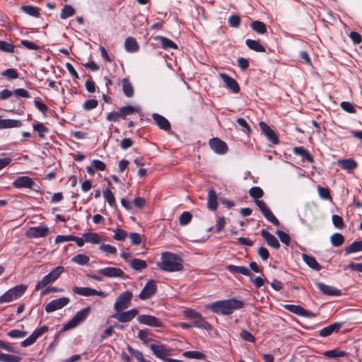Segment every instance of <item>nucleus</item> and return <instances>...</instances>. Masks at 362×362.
I'll use <instances>...</instances> for the list:
<instances>
[{
	"instance_id": "f257e3e1",
	"label": "nucleus",
	"mask_w": 362,
	"mask_h": 362,
	"mask_svg": "<svg viewBox=\"0 0 362 362\" xmlns=\"http://www.w3.org/2000/svg\"><path fill=\"white\" fill-rule=\"evenodd\" d=\"M244 306L245 303L243 300L233 298L213 302L206 305V308L218 315H230Z\"/></svg>"
},
{
	"instance_id": "f03ea898",
	"label": "nucleus",
	"mask_w": 362,
	"mask_h": 362,
	"mask_svg": "<svg viewBox=\"0 0 362 362\" xmlns=\"http://www.w3.org/2000/svg\"><path fill=\"white\" fill-rule=\"evenodd\" d=\"M158 267L165 272H175L184 269L183 260L180 255L170 252L161 254L160 261L157 263Z\"/></svg>"
},
{
	"instance_id": "7ed1b4c3",
	"label": "nucleus",
	"mask_w": 362,
	"mask_h": 362,
	"mask_svg": "<svg viewBox=\"0 0 362 362\" xmlns=\"http://www.w3.org/2000/svg\"><path fill=\"white\" fill-rule=\"evenodd\" d=\"M249 194L251 197L256 199L255 204L259 207V210L264 215V216L267 218V221L273 223L276 226H279L280 225L279 221L277 218L274 215V214L271 211V210L268 208L266 203L262 200H259V198L262 197L264 195V191L259 187H252L249 190Z\"/></svg>"
},
{
	"instance_id": "20e7f679",
	"label": "nucleus",
	"mask_w": 362,
	"mask_h": 362,
	"mask_svg": "<svg viewBox=\"0 0 362 362\" xmlns=\"http://www.w3.org/2000/svg\"><path fill=\"white\" fill-rule=\"evenodd\" d=\"M64 267L62 266H58L49 272L47 275L39 281L35 287V291L45 288L48 284L55 281L60 275L64 272Z\"/></svg>"
},
{
	"instance_id": "39448f33",
	"label": "nucleus",
	"mask_w": 362,
	"mask_h": 362,
	"mask_svg": "<svg viewBox=\"0 0 362 362\" xmlns=\"http://www.w3.org/2000/svg\"><path fill=\"white\" fill-rule=\"evenodd\" d=\"M226 269L232 274L238 273L243 274L246 276H249L250 281H252V283L257 288H259L264 285V280L259 276H257L255 279H252V274L245 267L229 264L227 266Z\"/></svg>"
},
{
	"instance_id": "423d86ee",
	"label": "nucleus",
	"mask_w": 362,
	"mask_h": 362,
	"mask_svg": "<svg viewBox=\"0 0 362 362\" xmlns=\"http://www.w3.org/2000/svg\"><path fill=\"white\" fill-rule=\"evenodd\" d=\"M27 286L24 284L17 285L0 296V303H8L20 298L26 291Z\"/></svg>"
},
{
	"instance_id": "0eeeda50",
	"label": "nucleus",
	"mask_w": 362,
	"mask_h": 362,
	"mask_svg": "<svg viewBox=\"0 0 362 362\" xmlns=\"http://www.w3.org/2000/svg\"><path fill=\"white\" fill-rule=\"evenodd\" d=\"M90 312V308L86 307L77 312L73 318L64 326V329L67 330L76 327L80 323L83 322L88 316Z\"/></svg>"
},
{
	"instance_id": "6e6552de",
	"label": "nucleus",
	"mask_w": 362,
	"mask_h": 362,
	"mask_svg": "<svg viewBox=\"0 0 362 362\" xmlns=\"http://www.w3.org/2000/svg\"><path fill=\"white\" fill-rule=\"evenodd\" d=\"M149 347L153 355L163 361L168 362V359L170 358L168 356L171 355V349L166 345L158 342V344H151Z\"/></svg>"
},
{
	"instance_id": "1a4fd4ad",
	"label": "nucleus",
	"mask_w": 362,
	"mask_h": 362,
	"mask_svg": "<svg viewBox=\"0 0 362 362\" xmlns=\"http://www.w3.org/2000/svg\"><path fill=\"white\" fill-rule=\"evenodd\" d=\"M133 294L131 291H127L121 293L116 299L114 308L117 312L122 311L128 308L131 305Z\"/></svg>"
},
{
	"instance_id": "9d476101",
	"label": "nucleus",
	"mask_w": 362,
	"mask_h": 362,
	"mask_svg": "<svg viewBox=\"0 0 362 362\" xmlns=\"http://www.w3.org/2000/svg\"><path fill=\"white\" fill-rule=\"evenodd\" d=\"M210 148L218 155H224L228 151L227 144L218 137H214L209 141Z\"/></svg>"
},
{
	"instance_id": "9b49d317",
	"label": "nucleus",
	"mask_w": 362,
	"mask_h": 362,
	"mask_svg": "<svg viewBox=\"0 0 362 362\" xmlns=\"http://www.w3.org/2000/svg\"><path fill=\"white\" fill-rule=\"evenodd\" d=\"M70 299L68 297H62L51 300L45 308L47 313H52L55 310L62 309L69 304Z\"/></svg>"
},
{
	"instance_id": "f8f14e48",
	"label": "nucleus",
	"mask_w": 362,
	"mask_h": 362,
	"mask_svg": "<svg viewBox=\"0 0 362 362\" xmlns=\"http://www.w3.org/2000/svg\"><path fill=\"white\" fill-rule=\"evenodd\" d=\"M157 291V285L155 281L150 280L141 291L139 298L141 300H147L151 298Z\"/></svg>"
},
{
	"instance_id": "ddd939ff",
	"label": "nucleus",
	"mask_w": 362,
	"mask_h": 362,
	"mask_svg": "<svg viewBox=\"0 0 362 362\" xmlns=\"http://www.w3.org/2000/svg\"><path fill=\"white\" fill-rule=\"evenodd\" d=\"M259 129L262 133L267 137V140L273 144H278L279 139L275 132L264 122L259 123Z\"/></svg>"
},
{
	"instance_id": "4468645a",
	"label": "nucleus",
	"mask_w": 362,
	"mask_h": 362,
	"mask_svg": "<svg viewBox=\"0 0 362 362\" xmlns=\"http://www.w3.org/2000/svg\"><path fill=\"white\" fill-rule=\"evenodd\" d=\"M137 321L143 325H146L152 327H163V322L153 315H140L137 317Z\"/></svg>"
},
{
	"instance_id": "2eb2a0df",
	"label": "nucleus",
	"mask_w": 362,
	"mask_h": 362,
	"mask_svg": "<svg viewBox=\"0 0 362 362\" xmlns=\"http://www.w3.org/2000/svg\"><path fill=\"white\" fill-rule=\"evenodd\" d=\"M283 307L285 310L300 317L311 318L315 316L313 313L306 310L299 305L286 304L284 305Z\"/></svg>"
},
{
	"instance_id": "dca6fc26",
	"label": "nucleus",
	"mask_w": 362,
	"mask_h": 362,
	"mask_svg": "<svg viewBox=\"0 0 362 362\" xmlns=\"http://www.w3.org/2000/svg\"><path fill=\"white\" fill-rule=\"evenodd\" d=\"M74 293L83 296H98L102 298H105L106 295L103 291H98L94 288H91L89 287H78L74 286L73 288Z\"/></svg>"
},
{
	"instance_id": "f3484780",
	"label": "nucleus",
	"mask_w": 362,
	"mask_h": 362,
	"mask_svg": "<svg viewBox=\"0 0 362 362\" xmlns=\"http://www.w3.org/2000/svg\"><path fill=\"white\" fill-rule=\"evenodd\" d=\"M220 78L224 82L226 88L229 89L233 93H238L240 90L237 81L226 73L219 74Z\"/></svg>"
},
{
	"instance_id": "a211bd4d",
	"label": "nucleus",
	"mask_w": 362,
	"mask_h": 362,
	"mask_svg": "<svg viewBox=\"0 0 362 362\" xmlns=\"http://www.w3.org/2000/svg\"><path fill=\"white\" fill-rule=\"evenodd\" d=\"M139 313L136 308L131 309L126 312H117L112 315V317L120 322H128L132 321Z\"/></svg>"
},
{
	"instance_id": "6ab92c4d",
	"label": "nucleus",
	"mask_w": 362,
	"mask_h": 362,
	"mask_svg": "<svg viewBox=\"0 0 362 362\" xmlns=\"http://www.w3.org/2000/svg\"><path fill=\"white\" fill-rule=\"evenodd\" d=\"M98 273L103 276L109 277V278H123L124 273V272L117 267H105L103 269H100L98 270Z\"/></svg>"
},
{
	"instance_id": "aec40b11",
	"label": "nucleus",
	"mask_w": 362,
	"mask_h": 362,
	"mask_svg": "<svg viewBox=\"0 0 362 362\" xmlns=\"http://www.w3.org/2000/svg\"><path fill=\"white\" fill-rule=\"evenodd\" d=\"M49 229L47 226L31 227L27 231V236L30 238H37L46 237Z\"/></svg>"
},
{
	"instance_id": "412c9836",
	"label": "nucleus",
	"mask_w": 362,
	"mask_h": 362,
	"mask_svg": "<svg viewBox=\"0 0 362 362\" xmlns=\"http://www.w3.org/2000/svg\"><path fill=\"white\" fill-rule=\"evenodd\" d=\"M316 286L324 295L329 296H339L341 295V290L336 287L328 286L321 282L317 283Z\"/></svg>"
},
{
	"instance_id": "4be33fe9",
	"label": "nucleus",
	"mask_w": 362,
	"mask_h": 362,
	"mask_svg": "<svg viewBox=\"0 0 362 362\" xmlns=\"http://www.w3.org/2000/svg\"><path fill=\"white\" fill-rule=\"evenodd\" d=\"M34 181L28 176L18 177L13 182V186L16 188L32 189L34 186Z\"/></svg>"
},
{
	"instance_id": "5701e85b",
	"label": "nucleus",
	"mask_w": 362,
	"mask_h": 362,
	"mask_svg": "<svg viewBox=\"0 0 362 362\" xmlns=\"http://www.w3.org/2000/svg\"><path fill=\"white\" fill-rule=\"evenodd\" d=\"M342 325V322H334L320 329L319 331V335L322 337L330 336L334 332H338Z\"/></svg>"
},
{
	"instance_id": "b1692460",
	"label": "nucleus",
	"mask_w": 362,
	"mask_h": 362,
	"mask_svg": "<svg viewBox=\"0 0 362 362\" xmlns=\"http://www.w3.org/2000/svg\"><path fill=\"white\" fill-rule=\"evenodd\" d=\"M293 153L298 156L301 157L303 160H306L310 163H314V158L310 152L303 146H296L293 148Z\"/></svg>"
},
{
	"instance_id": "393cba45",
	"label": "nucleus",
	"mask_w": 362,
	"mask_h": 362,
	"mask_svg": "<svg viewBox=\"0 0 362 362\" xmlns=\"http://www.w3.org/2000/svg\"><path fill=\"white\" fill-rule=\"evenodd\" d=\"M261 235L265 239L268 246L276 250L280 247V243L277 238L267 230L264 229L262 230Z\"/></svg>"
},
{
	"instance_id": "a878e982",
	"label": "nucleus",
	"mask_w": 362,
	"mask_h": 362,
	"mask_svg": "<svg viewBox=\"0 0 362 362\" xmlns=\"http://www.w3.org/2000/svg\"><path fill=\"white\" fill-rule=\"evenodd\" d=\"M153 40L155 41L160 42V46L163 49H177L178 48L177 45L173 40L165 37L161 35H156L153 37Z\"/></svg>"
},
{
	"instance_id": "bb28decb",
	"label": "nucleus",
	"mask_w": 362,
	"mask_h": 362,
	"mask_svg": "<svg viewBox=\"0 0 362 362\" xmlns=\"http://www.w3.org/2000/svg\"><path fill=\"white\" fill-rule=\"evenodd\" d=\"M152 117L156 122V124L161 129L165 131H168L171 128L170 123L169 121L164 117L163 116L158 114V113H153L152 115Z\"/></svg>"
},
{
	"instance_id": "cd10ccee",
	"label": "nucleus",
	"mask_w": 362,
	"mask_h": 362,
	"mask_svg": "<svg viewBox=\"0 0 362 362\" xmlns=\"http://www.w3.org/2000/svg\"><path fill=\"white\" fill-rule=\"evenodd\" d=\"M218 207V197L214 189L211 188L208 192L207 208L210 211H215Z\"/></svg>"
},
{
	"instance_id": "c85d7f7f",
	"label": "nucleus",
	"mask_w": 362,
	"mask_h": 362,
	"mask_svg": "<svg viewBox=\"0 0 362 362\" xmlns=\"http://www.w3.org/2000/svg\"><path fill=\"white\" fill-rule=\"evenodd\" d=\"M22 122L18 119H1L0 117V129L20 127L22 126Z\"/></svg>"
},
{
	"instance_id": "c756f323",
	"label": "nucleus",
	"mask_w": 362,
	"mask_h": 362,
	"mask_svg": "<svg viewBox=\"0 0 362 362\" xmlns=\"http://www.w3.org/2000/svg\"><path fill=\"white\" fill-rule=\"evenodd\" d=\"M139 110L140 108L139 107L127 105L119 108L118 114L121 119H125L127 116L131 115L135 112H139Z\"/></svg>"
},
{
	"instance_id": "7c9ffc66",
	"label": "nucleus",
	"mask_w": 362,
	"mask_h": 362,
	"mask_svg": "<svg viewBox=\"0 0 362 362\" xmlns=\"http://www.w3.org/2000/svg\"><path fill=\"white\" fill-rule=\"evenodd\" d=\"M124 47L125 49L129 52H136L139 49V44L136 39L133 37H128L126 38L124 42Z\"/></svg>"
},
{
	"instance_id": "2f4dec72",
	"label": "nucleus",
	"mask_w": 362,
	"mask_h": 362,
	"mask_svg": "<svg viewBox=\"0 0 362 362\" xmlns=\"http://www.w3.org/2000/svg\"><path fill=\"white\" fill-rule=\"evenodd\" d=\"M303 259L309 267L316 271L321 270L322 266L317 262L314 257L303 254Z\"/></svg>"
},
{
	"instance_id": "473e14b6",
	"label": "nucleus",
	"mask_w": 362,
	"mask_h": 362,
	"mask_svg": "<svg viewBox=\"0 0 362 362\" xmlns=\"http://www.w3.org/2000/svg\"><path fill=\"white\" fill-rule=\"evenodd\" d=\"M245 45L247 47L253 51L257 52H265L266 49L265 47L262 45L259 41L251 40V39H247L245 40Z\"/></svg>"
},
{
	"instance_id": "72a5a7b5",
	"label": "nucleus",
	"mask_w": 362,
	"mask_h": 362,
	"mask_svg": "<svg viewBox=\"0 0 362 362\" xmlns=\"http://www.w3.org/2000/svg\"><path fill=\"white\" fill-rule=\"evenodd\" d=\"M33 129L37 133L40 139H45L46 134L49 132V129L42 123L35 121L33 124Z\"/></svg>"
},
{
	"instance_id": "f704fd0d",
	"label": "nucleus",
	"mask_w": 362,
	"mask_h": 362,
	"mask_svg": "<svg viewBox=\"0 0 362 362\" xmlns=\"http://www.w3.org/2000/svg\"><path fill=\"white\" fill-rule=\"evenodd\" d=\"M251 28L259 35H264L267 31V25L260 21H255L250 24Z\"/></svg>"
},
{
	"instance_id": "c9c22d12",
	"label": "nucleus",
	"mask_w": 362,
	"mask_h": 362,
	"mask_svg": "<svg viewBox=\"0 0 362 362\" xmlns=\"http://www.w3.org/2000/svg\"><path fill=\"white\" fill-rule=\"evenodd\" d=\"M339 166L344 170L351 171L357 167V163L354 159H342L338 161Z\"/></svg>"
},
{
	"instance_id": "e433bc0d",
	"label": "nucleus",
	"mask_w": 362,
	"mask_h": 362,
	"mask_svg": "<svg viewBox=\"0 0 362 362\" xmlns=\"http://www.w3.org/2000/svg\"><path fill=\"white\" fill-rule=\"evenodd\" d=\"M194 327L202 328L209 330L211 328V325L207 322L202 315H199L197 318H195L192 322Z\"/></svg>"
},
{
	"instance_id": "4c0bfd02",
	"label": "nucleus",
	"mask_w": 362,
	"mask_h": 362,
	"mask_svg": "<svg viewBox=\"0 0 362 362\" xmlns=\"http://www.w3.org/2000/svg\"><path fill=\"white\" fill-rule=\"evenodd\" d=\"M360 251H362V240L354 241L344 249V253L346 255Z\"/></svg>"
},
{
	"instance_id": "58836bf2",
	"label": "nucleus",
	"mask_w": 362,
	"mask_h": 362,
	"mask_svg": "<svg viewBox=\"0 0 362 362\" xmlns=\"http://www.w3.org/2000/svg\"><path fill=\"white\" fill-rule=\"evenodd\" d=\"M84 240L92 244H99L103 241L102 238L96 233L88 232L83 234Z\"/></svg>"
},
{
	"instance_id": "ea45409f",
	"label": "nucleus",
	"mask_w": 362,
	"mask_h": 362,
	"mask_svg": "<svg viewBox=\"0 0 362 362\" xmlns=\"http://www.w3.org/2000/svg\"><path fill=\"white\" fill-rule=\"evenodd\" d=\"M21 10L30 16L38 18L40 16V8L33 6H22Z\"/></svg>"
},
{
	"instance_id": "a19ab883",
	"label": "nucleus",
	"mask_w": 362,
	"mask_h": 362,
	"mask_svg": "<svg viewBox=\"0 0 362 362\" xmlns=\"http://www.w3.org/2000/svg\"><path fill=\"white\" fill-rule=\"evenodd\" d=\"M127 349L139 362H151L144 358L143 354L140 351L134 349L130 345H127Z\"/></svg>"
},
{
	"instance_id": "79ce46f5",
	"label": "nucleus",
	"mask_w": 362,
	"mask_h": 362,
	"mask_svg": "<svg viewBox=\"0 0 362 362\" xmlns=\"http://www.w3.org/2000/svg\"><path fill=\"white\" fill-rule=\"evenodd\" d=\"M122 83L124 94L128 98L132 97L134 94V89L129 81L127 78H123Z\"/></svg>"
},
{
	"instance_id": "37998d69",
	"label": "nucleus",
	"mask_w": 362,
	"mask_h": 362,
	"mask_svg": "<svg viewBox=\"0 0 362 362\" xmlns=\"http://www.w3.org/2000/svg\"><path fill=\"white\" fill-rule=\"evenodd\" d=\"M130 266L136 271H141L147 267V264L143 259L134 258L131 261Z\"/></svg>"
},
{
	"instance_id": "c03bdc74",
	"label": "nucleus",
	"mask_w": 362,
	"mask_h": 362,
	"mask_svg": "<svg viewBox=\"0 0 362 362\" xmlns=\"http://www.w3.org/2000/svg\"><path fill=\"white\" fill-rule=\"evenodd\" d=\"M76 13V10L69 4L65 5L61 11L60 18L66 19L69 17L73 16Z\"/></svg>"
},
{
	"instance_id": "a18cd8bd",
	"label": "nucleus",
	"mask_w": 362,
	"mask_h": 362,
	"mask_svg": "<svg viewBox=\"0 0 362 362\" xmlns=\"http://www.w3.org/2000/svg\"><path fill=\"white\" fill-rule=\"evenodd\" d=\"M90 258L84 254H78L72 257L71 261L79 265H86L88 264Z\"/></svg>"
},
{
	"instance_id": "49530a36",
	"label": "nucleus",
	"mask_w": 362,
	"mask_h": 362,
	"mask_svg": "<svg viewBox=\"0 0 362 362\" xmlns=\"http://www.w3.org/2000/svg\"><path fill=\"white\" fill-rule=\"evenodd\" d=\"M103 196H104V198L105 199V201L109 204V205L111 207L116 206L117 204H116L115 198L113 193L110 190V189L107 188L105 190H104Z\"/></svg>"
},
{
	"instance_id": "de8ad7c7",
	"label": "nucleus",
	"mask_w": 362,
	"mask_h": 362,
	"mask_svg": "<svg viewBox=\"0 0 362 362\" xmlns=\"http://www.w3.org/2000/svg\"><path fill=\"white\" fill-rule=\"evenodd\" d=\"M323 355L325 357L334 358L344 357L346 355V354L344 351L336 349L327 351L323 353Z\"/></svg>"
},
{
	"instance_id": "09e8293b",
	"label": "nucleus",
	"mask_w": 362,
	"mask_h": 362,
	"mask_svg": "<svg viewBox=\"0 0 362 362\" xmlns=\"http://www.w3.org/2000/svg\"><path fill=\"white\" fill-rule=\"evenodd\" d=\"M21 360L22 358L18 356L0 354V361L1 362H21Z\"/></svg>"
},
{
	"instance_id": "8fccbe9b",
	"label": "nucleus",
	"mask_w": 362,
	"mask_h": 362,
	"mask_svg": "<svg viewBox=\"0 0 362 362\" xmlns=\"http://www.w3.org/2000/svg\"><path fill=\"white\" fill-rule=\"evenodd\" d=\"M330 241L333 246L339 247L344 243V238L341 233H335L331 236Z\"/></svg>"
},
{
	"instance_id": "3c124183",
	"label": "nucleus",
	"mask_w": 362,
	"mask_h": 362,
	"mask_svg": "<svg viewBox=\"0 0 362 362\" xmlns=\"http://www.w3.org/2000/svg\"><path fill=\"white\" fill-rule=\"evenodd\" d=\"M192 219V214L189 211H184L179 217V223L180 226L188 225Z\"/></svg>"
},
{
	"instance_id": "603ef678",
	"label": "nucleus",
	"mask_w": 362,
	"mask_h": 362,
	"mask_svg": "<svg viewBox=\"0 0 362 362\" xmlns=\"http://www.w3.org/2000/svg\"><path fill=\"white\" fill-rule=\"evenodd\" d=\"M317 192H318L319 196L322 199H325V200H329V201L332 200V198L330 194V191L328 187L318 186Z\"/></svg>"
},
{
	"instance_id": "864d4df0",
	"label": "nucleus",
	"mask_w": 362,
	"mask_h": 362,
	"mask_svg": "<svg viewBox=\"0 0 362 362\" xmlns=\"http://www.w3.org/2000/svg\"><path fill=\"white\" fill-rule=\"evenodd\" d=\"M183 356L188 358H195V359H204L205 355L198 351H185L183 354Z\"/></svg>"
},
{
	"instance_id": "5fc2aeb1",
	"label": "nucleus",
	"mask_w": 362,
	"mask_h": 362,
	"mask_svg": "<svg viewBox=\"0 0 362 362\" xmlns=\"http://www.w3.org/2000/svg\"><path fill=\"white\" fill-rule=\"evenodd\" d=\"M1 76H4L8 79H16L18 78L19 74L16 69L10 68L2 71L1 73Z\"/></svg>"
},
{
	"instance_id": "6e6d98bb",
	"label": "nucleus",
	"mask_w": 362,
	"mask_h": 362,
	"mask_svg": "<svg viewBox=\"0 0 362 362\" xmlns=\"http://www.w3.org/2000/svg\"><path fill=\"white\" fill-rule=\"evenodd\" d=\"M151 336V334L147 329H141L138 332L139 339L144 343H148L153 340Z\"/></svg>"
},
{
	"instance_id": "4d7b16f0",
	"label": "nucleus",
	"mask_w": 362,
	"mask_h": 362,
	"mask_svg": "<svg viewBox=\"0 0 362 362\" xmlns=\"http://www.w3.org/2000/svg\"><path fill=\"white\" fill-rule=\"evenodd\" d=\"M98 105V102L95 99H89L86 100L83 104V109L86 111L92 110L96 108Z\"/></svg>"
},
{
	"instance_id": "13d9d810",
	"label": "nucleus",
	"mask_w": 362,
	"mask_h": 362,
	"mask_svg": "<svg viewBox=\"0 0 362 362\" xmlns=\"http://www.w3.org/2000/svg\"><path fill=\"white\" fill-rule=\"evenodd\" d=\"M276 234L284 244L288 246L290 245L291 238L288 233H285L283 230H278L276 232Z\"/></svg>"
},
{
	"instance_id": "bf43d9fd",
	"label": "nucleus",
	"mask_w": 362,
	"mask_h": 362,
	"mask_svg": "<svg viewBox=\"0 0 362 362\" xmlns=\"http://www.w3.org/2000/svg\"><path fill=\"white\" fill-rule=\"evenodd\" d=\"M21 45H22L23 47L26 48L29 50H38L40 49V46L37 45L35 42L27 40H23L21 41Z\"/></svg>"
},
{
	"instance_id": "052dcab7",
	"label": "nucleus",
	"mask_w": 362,
	"mask_h": 362,
	"mask_svg": "<svg viewBox=\"0 0 362 362\" xmlns=\"http://www.w3.org/2000/svg\"><path fill=\"white\" fill-rule=\"evenodd\" d=\"M27 334L26 331L20 329H12L7 333V335L11 338L20 339L25 337Z\"/></svg>"
},
{
	"instance_id": "680f3d73",
	"label": "nucleus",
	"mask_w": 362,
	"mask_h": 362,
	"mask_svg": "<svg viewBox=\"0 0 362 362\" xmlns=\"http://www.w3.org/2000/svg\"><path fill=\"white\" fill-rule=\"evenodd\" d=\"M228 23L232 28H238L240 25V17L238 15L233 14L228 18Z\"/></svg>"
},
{
	"instance_id": "e2e57ef3",
	"label": "nucleus",
	"mask_w": 362,
	"mask_h": 362,
	"mask_svg": "<svg viewBox=\"0 0 362 362\" xmlns=\"http://www.w3.org/2000/svg\"><path fill=\"white\" fill-rule=\"evenodd\" d=\"M114 239L119 241L124 240L127 236V231L121 228L114 230Z\"/></svg>"
},
{
	"instance_id": "0e129e2a",
	"label": "nucleus",
	"mask_w": 362,
	"mask_h": 362,
	"mask_svg": "<svg viewBox=\"0 0 362 362\" xmlns=\"http://www.w3.org/2000/svg\"><path fill=\"white\" fill-rule=\"evenodd\" d=\"M240 337L248 342H255V337L254 335L247 329H243L240 333Z\"/></svg>"
},
{
	"instance_id": "69168bd1",
	"label": "nucleus",
	"mask_w": 362,
	"mask_h": 362,
	"mask_svg": "<svg viewBox=\"0 0 362 362\" xmlns=\"http://www.w3.org/2000/svg\"><path fill=\"white\" fill-rule=\"evenodd\" d=\"M0 348L11 353H19V351L10 343L5 342L2 340H0Z\"/></svg>"
},
{
	"instance_id": "338daca9",
	"label": "nucleus",
	"mask_w": 362,
	"mask_h": 362,
	"mask_svg": "<svg viewBox=\"0 0 362 362\" xmlns=\"http://www.w3.org/2000/svg\"><path fill=\"white\" fill-rule=\"evenodd\" d=\"M37 339V336L34 332H33L28 338L21 342V346L23 347L29 346L33 344L36 341Z\"/></svg>"
},
{
	"instance_id": "774afa93",
	"label": "nucleus",
	"mask_w": 362,
	"mask_h": 362,
	"mask_svg": "<svg viewBox=\"0 0 362 362\" xmlns=\"http://www.w3.org/2000/svg\"><path fill=\"white\" fill-rule=\"evenodd\" d=\"M332 221L334 226L337 228L341 229L345 226L343 218L339 215H333L332 216Z\"/></svg>"
}]
</instances>
